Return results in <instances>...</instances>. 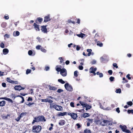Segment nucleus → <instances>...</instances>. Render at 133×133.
I'll list each match as a JSON object with an SVG mask.
<instances>
[{
    "instance_id": "obj_1",
    "label": "nucleus",
    "mask_w": 133,
    "mask_h": 133,
    "mask_svg": "<svg viewBox=\"0 0 133 133\" xmlns=\"http://www.w3.org/2000/svg\"><path fill=\"white\" fill-rule=\"evenodd\" d=\"M34 119L33 120L32 123V124H34L35 122H38L43 121L45 122L46 121L43 115L34 117Z\"/></svg>"
},
{
    "instance_id": "obj_2",
    "label": "nucleus",
    "mask_w": 133,
    "mask_h": 133,
    "mask_svg": "<svg viewBox=\"0 0 133 133\" xmlns=\"http://www.w3.org/2000/svg\"><path fill=\"white\" fill-rule=\"evenodd\" d=\"M42 129V127L41 126L34 125L32 128V131L34 133H38L40 132Z\"/></svg>"
},
{
    "instance_id": "obj_3",
    "label": "nucleus",
    "mask_w": 133,
    "mask_h": 133,
    "mask_svg": "<svg viewBox=\"0 0 133 133\" xmlns=\"http://www.w3.org/2000/svg\"><path fill=\"white\" fill-rule=\"evenodd\" d=\"M64 87L66 89L69 91H73V88L71 85L69 84L68 83H66L64 85Z\"/></svg>"
},
{
    "instance_id": "obj_4",
    "label": "nucleus",
    "mask_w": 133,
    "mask_h": 133,
    "mask_svg": "<svg viewBox=\"0 0 133 133\" xmlns=\"http://www.w3.org/2000/svg\"><path fill=\"white\" fill-rule=\"evenodd\" d=\"M60 74L63 76H66L67 75V72L65 68L62 69V70L61 71Z\"/></svg>"
},
{
    "instance_id": "obj_5",
    "label": "nucleus",
    "mask_w": 133,
    "mask_h": 133,
    "mask_svg": "<svg viewBox=\"0 0 133 133\" xmlns=\"http://www.w3.org/2000/svg\"><path fill=\"white\" fill-rule=\"evenodd\" d=\"M47 25H43L41 26V30L44 33H47L48 32L47 29L46 28Z\"/></svg>"
},
{
    "instance_id": "obj_6",
    "label": "nucleus",
    "mask_w": 133,
    "mask_h": 133,
    "mask_svg": "<svg viewBox=\"0 0 133 133\" xmlns=\"http://www.w3.org/2000/svg\"><path fill=\"white\" fill-rule=\"evenodd\" d=\"M57 111H61L62 110V107L61 106L57 105H53L52 106Z\"/></svg>"
},
{
    "instance_id": "obj_7",
    "label": "nucleus",
    "mask_w": 133,
    "mask_h": 133,
    "mask_svg": "<svg viewBox=\"0 0 133 133\" xmlns=\"http://www.w3.org/2000/svg\"><path fill=\"white\" fill-rule=\"evenodd\" d=\"M14 89L15 90L20 91L22 90H24L25 88L21 87L20 85H18L15 86L14 87Z\"/></svg>"
},
{
    "instance_id": "obj_8",
    "label": "nucleus",
    "mask_w": 133,
    "mask_h": 133,
    "mask_svg": "<svg viewBox=\"0 0 133 133\" xmlns=\"http://www.w3.org/2000/svg\"><path fill=\"white\" fill-rule=\"evenodd\" d=\"M44 22L45 23L51 20L49 15H48L46 16H45L44 18Z\"/></svg>"
},
{
    "instance_id": "obj_9",
    "label": "nucleus",
    "mask_w": 133,
    "mask_h": 133,
    "mask_svg": "<svg viewBox=\"0 0 133 133\" xmlns=\"http://www.w3.org/2000/svg\"><path fill=\"white\" fill-rule=\"evenodd\" d=\"M33 26L36 31H40L39 25L37 24L36 23H35L34 24Z\"/></svg>"
},
{
    "instance_id": "obj_10",
    "label": "nucleus",
    "mask_w": 133,
    "mask_h": 133,
    "mask_svg": "<svg viewBox=\"0 0 133 133\" xmlns=\"http://www.w3.org/2000/svg\"><path fill=\"white\" fill-rule=\"evenodd\" d=\"M71 117L74 120L76 119L77 117V114L72 112V115Z\"/></svg>"
},
{
    "instance_id": "obj_11",
    "label": "nucleus",
    "mask_w": 133,
    "mask_h": 133,
    "mask_svg": "<svg viewBox=\"0 0 133 133\" xmlns=\"http://www.w3.org/2000/svg\"><path fill=\"white\" fill-rule=\"evenodd\" d=\"M119 126V127L121 129L122 131L123 132H124L127 128V127L125 125H120Z\"/></svg>"
},
{
    "instance_id": "obj_12",
    "label": "nucleus",
    "mask_w": 133,
    "mask_h": 133,
    "mask_svg": "<svg viewBox=\"0 0 133 133\" xmlns=\"http://www.w3.org/2000/svg\"><path fill=\"white\" fill-rule=\"evenodd\" d=\"M65 123V122L64 120H61L59 121L58 123L60 125H63Z\"/></svg>"
},
{
    "instance_id": "obj_13",
    "label": "nucleus",
    "mask_w": 133,
    "mask_h": 133,
    "mask_svg": "<svg viewBox=\"0 0 133 133\" xmlns=\"http://www.w3.org/2000/svg\"><path fill=\"white\" fill-rule=\"evenodd\" d=\"M9 51L7 48H5L3 49V54L4 55H6L9 52Z\"/></svg>"
},
{
    "instance_id": "obj_14",
    "label": "nucleus",
    "mask_w": 133,
    "mask_h": 133,
    "mask_svg": "<svg viewBox=\"0 0 133 133\" xmlns=\"http://www.w3.org/2000/svg\"><path fill=\"white\" fill-rule=\"evenodd\" d=\"M97 41V39H96L95 41V42H96L97 45L101 47H102L103 46V43L100 41Z\"/></svg>"
},
{
    "instance_id": "obj_15",
    "label": "nucleus",
    "mask_w": 133,
    "mask_h": 133,
    "mask_svg": "<svg viewBox=\"0 0 133 133\" xmlns=\"http://www.w3.org/2000/svg\"><path fill=\"white\" fill-rule=\"evenodd\" d=\"M6 103L5 101H2L0 102V107H3L4 106Z\"/></svg>"
},
{
    "instance_id": "obj_16",
    "label": "nucleus",
    "mask_w": 133,
    "mask_h": 133,
    "mask_svg": "<svg viewBox=\"0 0 133 133\" xmlns=\"http://www.w3.org/2000/svg\"><path fill=\"white\" fill-rule=\"evenodd\" d=\"M48 87L50 90H55L57 89V88L54 87L52 86L51 85H49Z\"/></svg>"
},
{
    "instance_id": "obj_17",
    "label": "nucleus",
    "mask_w": 133,
    "mask_h": 133,
    "mask_svg": "<svg viewBox=\"0 0 133 133\" xmlns=\"http://www.w3.org/2000/svg\"><path fill=\"white\" fill-rule=\"evenodd\" d=\"M37 20L38 22H39V23H41L42 22V21L43 20V19L42 18H41L40 17L37 18V20H36V21H35L36 23H37Z\"/></svg>"
},
{
    "instance_id": "obj_18",
    "label": "nucleus",
    "mask_w": 133,
    "mask_h": 133,
    "mask_svg": "<svg viewBox=\"0 0 133 133\" xmlns=\"http://www.w3.org/2000/svg\"><path fill=\"white\" fill-rule=\"evenodd\" d=\"M67 113L66 112H64L63 113L60 112L58 114V115L59 116H63L66 115L67 114Z\"/></svg>"
},
{
    "instance_id": "obj_19",
    "label": "nucleus",
    "mask_w": 133,
    "mask_h": 133,
    "mask_svg": "<svg viewBox=\"0 0 133 133\" xmlns=\"http://www.w3.org/2000/svg\"><path fill=\"white\" fill-rule=\"evenodd\" d=\"M20 34V33L18 31H16V32H14L13 33V35L14 36H18Z\"/></svg>"
},
{
    "instance_id": "obj_20",
    "label": "nucleus",
    "mask_w": 133,
    "mask_h": 133,
    "mask_svg": "<svg viewBox=\"0 0 133 133\" xmlns=\"http://www.w3.org/2000/svg\"><path fill=\"white\" fill-rule=\"evenodd\" d=\"M28 54L29 55L34 56L35 55V53H33L31 50H29L28 51Z\"/></svg>"
},
{
    "instance_id": "obj_21",
    "label": "nucleus",
    "mask_w": 133,
    "mask_h": 133,
    "mask_svg": "<svg viewBox=\"0 0 133 133\" xmlns=\"http://www.w3.org/2000/svg\"><path fill=\"white\" fill-rule=\"evenodd\" d=\"M85 35V34H83L82 32H81L80 34L76 35L78 37H81V38H83L84 37V35Z\"/></svg>"
},
{
    "instance_id": "obj_22",
    "label": "nucleus",
    "mask_w": 133,
    "mask_h": 133,
    "mask_svg": "<svg viewBox=\"0 0 133 133\" xmlns=\"http://www.w3.org/2000/svg\"><path fill=\"white\" fill-rule=\"evenodd\" d=\"M89 116L90 115H89V114L87 113L83 114L82 116L84 118L89 117Z\"/></svg>"
},
{
    "instance_id": "obj_23",
    "label": "nucleus",
    "mask_w": 133,
    "mask_h": 133,
    "mask_svg": "<svg viewBox=\"0 0 133 133\" xmlns=\"http://www.w3.org/2000/svg\"><path fill=\"white\" fill-rule=\"evenodd\" d=\"M85 107L86 108L85 109L86 110H87L88 109H90V108H91V106L89 105L88 104H86Z\"/></svg>"
},
{
    "instance_id": "obj_24",
    "label": "nucleus",
    "mask_w": 133,
    "mask_h": 133,
    "mask_svg": "<svg viewBox=\"0 0 133 133\" xmlns=\"http://www.w3.org/2000/svg\"><path fill=\"white\" fill-rule=\"evenodd\" d=\"M79 102L81 105L83 106V107H85L86 104H87L86 103H84V102L81 101H80Z\"/></svg>"
},
{
    "instance_id": "obj_25",
    "label": "nucleus",
    "mask_w": 133,
    "mask_h": 133,
    "mask_svg": "<svg viewBox=\"0 0 133 133\" xmlns=\"http://www.w3.org/2000/svg\"><path fill=\"white\" fill-rule=\"evenodd\" d=\"M87 51L89 53L88 54V56H90L91 54V52L92 51V50L91 49H87Z\"/></svg>"
},
{
    "instance_id": "obj_26",
    "label": "nucleus",
    "mask_w": 133,
    "mask_h": 133,
    "mask_svg": "<svg viewBox=\"0 0 133 133\" xmlns=\"http://www.w3.org/2000/svg\"><path fill=\"white\" fill-rule=\"evenodd\" d=\"M91 132L90 130H88L87 129H85L84 131V133H91Z\"/></svg>"
},
{
    "instance_id": "obj_27",
    "label": "nucleus",
    "mask_w": 133,
    "mask_h": 133,
    "mask_svg": "<svg viewBox=\"0 0 133 133\" xmlns=\"http://www.w3.org/2000/svg\"><path fill=\"white\" fill-rule=\"evenodd\" d=\"M58 81L62 84L65 83V81H63L62 79H59L58 80Z\"/></svg>"
},
{
    "instance_id": "obj_28",
    "label": "nucleus",
    "mask_w": 133,
    "mask_h": 133,
    "mask_svg": "<svg viewBox=\"0 0 133 133\" xmlns=\"http://www.w3.org/2000/svg\"><path fill=\"white\" fill-rule=\"evenodd\" d=\"M90 71H93L95 72L97 70V68H94V67H92L90 68Z\"/></svg>"
},
{
    "instance_id": "obj_29",
    "label": "nucleus",
    "mask_w": 133,
    "mask_h": 133,
    "mask_svg": "<svg viewBox=\"0 0 133 133\" xmlns=\"http://www.w3.org/2000/svg\"><path fill=\"white\" fill-rule=\"evenodd\" d=\"M5 100L9 101L11 103H13V101L10 98L6 97Z\"/></svg>"
},
{
    "instance_id": "obj_30",
    "label": "nucleus",
    "mask_w": 133,
    "mask_h": 133,
    "mask_svg": "<svg viewBox=\"0 0 133 133\" xmlns=\"http://www.w3.org/2000/svg\"><path fill=\"white\" fill-rule=\"evenodd\" d=\"M123 80H124V81H123L122 82V83H127L128 82V80H127V79H125V78L123 77Z\"/></svg>"
},
{
    "instance_id": "obj_31",
    "label": "nucleus",
    "mask_w": 133,
    "mask_h": 133,
    "mask_svg": "<svg viewBox=\"0 0 133 133\" xmlns=\"http://www.w3.org/2000/svg\"><path fill=\"white\" fill-rule=\"evenodd\" d=\"M6 23L3 22L1 24V26L3 28H5L6 26Z\"/></svg>"
},
{
    "instance_id": "obj_32",
    "label": "nucleus",
    "mask_w": 133,
    "mask_h": 133,
    "mask_svg": "<svg viewBox=\"0 0 133 133\" xmlns=\"http://www.w3.org/2000/svg\"><path fill=\"white\" fill-rule=\"evenodd\" d=\"M41 50L42 51L44 52H46V50L43 47L41 48Z\"/></svg>"
},
{
    "instance_id": "obj_33",
    "label": "nucleus",
    "mask_w": 133,
    "mask_h": 133,
    "mask_svg": "<svg viewBox=\"0 0 133 133\" xmlns=\"http://www.w3.org/2000/svg\"><path fill=\"white\" fill-rule=\"evenodd\" d=\"M127 104L129 106H131L133 104V103L132 102L130 101H129L128 102H127Z\"/></svg>"
},
{
    "instance_id": "obj_34",
    "label": "nucleus",
    "mask_w": 133,
    "mask_h": 133,
    "mask_svg": "<svg viewBox=\"0 0 133 133\" xmlns=\"http://www.w3.org/2000/svg\"><path fill=\"white\" fill-rule=\"evenodd\" d=\"M48 98H46L45 99H41V102H48Z\"/></svg>"
},
{
    "instance_id": "obj_35",
    "label": "nucleus",
    "mask_w": 133,
    "mask_h": 133,
    "mask_svg": "<svg viewBox=\"0 0 133 133\" xmlns=\"http://www.w3.org/2000/svg\"><path fill=\"white\" fill-rule=\"evenodd\" d=\"M121 90L120 89H117L116 90V92L117 93H120L121 92Z\"/></svg>"
},
{
    "instance_id": "obj_36",
    "label": "nucleus",
    "mask_w": 133,
    "mask_h": 133,
    "mask_svg": "<svg viewBox=\"0 0 133 133\" xmlns=\"http://www.w3.org/2000/svg\"><path fill=\"white\" fill-rule=\"evenodd\" d=\"M77 73L78 71H76L74 72V76L76 77H77L78 76Z\"/></svg>"
},
{
    "instance_id": "obj_37",
    "label": "nucleus",
    "mask_w": 133,
    "mask_h": 133,
    "mask_svg": "<svg viewBox=\"0 0 133 133\" xmlns=\"http://www.w3.org/2000/svg\"><path fill=\"white\" fill-rule=\"evenodd\" d=\"M87 120L88 121V122L92 123L93 122V119H92L88 118Z\"/></svg>"
},
{
    "instance_id": "obj_38",
    "label": "nucleus",
    "mask_w": 133,
    "mask_h": 133,
    "mask_svg": "<svg viewBox=\"0 0 133 133\" xmlns=\"http://www.w3.org/2000/svg\"><path fill=\"white\" fill-rule=\"evenodd\" d=\"M31 70L30 69H28L26 70V74H29L31 72Z\"/></svg>"
},
{
    "instance_id": "obj_39",
    "label": "nucleus",
    "mask_w": 133,
    "mask_h": 133,
    "mask_svg": "<svg viewBox=\"0 0 133 133\" xmlns=\"http://www.w3.org/2000/svg\"><path fill=\"white\" fill-rule=\"evenodd\" d=\"M128 113L129 114L131 113L132 114L133 113V110H128L127 111Z\"/></svg>"
},
{
    "instance_id": "obj_40",
    "label": "nucleus",
    "mask_w": 133,
    "mask_h": 133,
    "mask_svg": "<svg viewBox=\"0 0 133 133\" xmlns=\"http://www.w3.org/2000/svg\"><path fill=\"white\" fill-rule=\"evenodd\" d=\"M41 46L40 45H38L36 47V48L37 49L39 50L41 49Z\"/></svg>"
},
{
    "instance_id": "obj_41",
    "label": "nucleus",
    "mask_w": 133,
    "mask_h": 133,
    "mask_svg": "<svg viewBox=\"0 0 133 133\" xmlns=\"http://www.w3.org/2000/svg\"><path fill=\"white\" fill-rule=\"evenodd\" d=\"M62 70V69L60 68H57L56 69V70L58 72H61V71Z\"/></svg>"
},
{
    "instance_id": "obj_42",
    "label": "nucleus",
    "mask_w": 133,
    "mask_h": 133,
    "mask_svg": "<svg viewBox=\"0 0 133 133\" xmlns=\"http://www.w3.org/2000/svg\"><path fill=\"white\" fill-rule=\"evenodd\" d=\"M10 115L9 114H8L6 116H4L3 117L4 119H7L8 118V117H10Z\"/></svg>"
},
{
    "instance_id": "obj_43",
    "label": "nucleus",
    "mask_w": 133,
    "mask_h": 133,
    "mask_svg": "<svg viewBox=\"0 0 133 133\" xmlns=\"http://www.w3.org/2000/svg\"><path fill=\"white\" fill-rule=\"evenodd\" d=\"M114 79V77H113L111 76L109 78V79L111 82L113 81Z\"/></svg>"
},
{
    "instance_id": "obj_44",
    "label": "nucleus",
    "mask_w": 133,
    "mask_h": 133,
    "mask_svg": "<svg viewBox=\"0 0 133 133\" xmlns=\"http://www.w3.org/2000/svg\"><path fill=\"white\" fill-rule=\"evenodd\" d=\"M0 46L2 48H4V44L3 42H2L1 43Z\"/></svg>"
},
{
    "instance_id": "obj_45",
    "label": "nucleus",
    "mask_w": 133,
    "mask_h": 133,
    "mask_svg": "<svg viewBox=\"0 0 133 133\" xmlns=\"http://www.w3.org/2000/svg\"><path fill=\"white\" fill-rule=\"evenodd\" d=\"M70 106L72 107H75V106L74 105V103L73 102H71L70 103Z\"/></svg>"
},
{
    "instance_id": "obj_46",
    "label": "nucleus",
    "mask_w": 133,
    "mask_h": 133,
    "mask_svg": "<svg viewBox=\"0 0 133 133\" xmlns=\"http://www.w3.org/2000/svg\"><path fill=\"white\" fill-rule=\"evenodd\" d=\"M37 39H38V41L39 42H41L42 41V39L40 37H37Z\"/></svg>"
},
{
    "instance_id": "obj_47",
    "label": "nucleus",
    "mask_w": 133,
    "mask_h": 133,
    "mask_svg": "<svg viewBox=\"0 0 133 133\" xmlns=\"http://www.w3.org/2000/svg\"><path fill=\"white\" fill-rule=\"evenodd\" d=\"M59 59L60 60V62L61 63H62L64 61L62 58V57H59Z\"/></svg>"
},
{
    "instance_id": "obj_48",
    "label": "nucleus",
    "mask_w": 133,
    "mask_h": 133,
    "mask_svg": "<svg viewBox=\"0 0 133 133\" xmlns=\"http://www.w3.org/2000/svg\"><path fill=\"white\" fill-rule=\"evenodd\" d=\"M113 65L114 67H115L116 68H118V66L117 65L116 63H114L113 64Z\"/></svg>"
},
{
    "instance_id": "obj_49",
    "label": "nucleus",
    "mask_w": 133,
    "mask_h": 133,
    "mask_svg": "<svg viewBox=\"0 0 133 133\" xmlns=\"http://www.w3.org/2000/svg\"><path fill=\"white\" fill-rule=\"evenodd\" d=\"M4 18L6 19H9L8 15H5L4 17Z\"/></svg>"
},
{
    "instance_id": "obj_50",
    "label": "nucleus",
    "mask_w": 133,
    "mask_h": 133,
    "mask_svg": "<svg viewBox=\"0 0 133 133\" xmlns=\"http://www.w3.org/2000/svg\"><path fill=\"white\" fill-rule=\"evenodd\" d=\"M2 86L3 87H5L6 86V83L4 82H3L2 83Z\"/></svg>"
},
{
    "instance_id": "obj_51",
    "label": "nucleus",
    "mask_w": 133,
    "mask_h": 133,
    "mask_svg": "<svg viewBox=\"0 0 133 133\" xmlns=\"http://www.w3.org/2000/svg\"><path fill=\"white\" fill-rule=\"evenodd\" d=\"M103 122L105 124L107 123H108L109 122V121L107 120H105V119H103Z\"/></svg>"
},
{
    "instance_id": "obj_52",
    "label": "nucleus",
    "mask_w": 133,
    "mask_h": 133,
    "mask_svg": "<svg viewBox=\"0 0 133 133\" xmlns=\"http://www.w3.org/2000/svg\"><path fill=\"white\" fill-rule=\"evenodd\" d=\"M130 74H128L126 76V77L128 78V79H131V78L130 77Z\"/></svg>"
},
{
    "instance_id": "obj_53",
    "label": "nucleus",
    "mask_w": 133,
    "mask_h": 133,
    "mask_svg": "<svg viewBox=\"0 0 133 133\" xmlns=\"http://www.w3.org/2000/svg\"><path fill=\"white\" fill-rule=\"evenodd\" d=\"M76 125L77 127V128L79 129L81 127V125L79 123H77Z\"/></svg>"
},
{
    "instance_id": "obj_54",
    "label": "nucleus",
    "mask_w": 133,
    "mask_h": 133,
    "mask_svg": "<svg viewBox=\"0 0 133 133\" xmlns=\"http://www.w3.org/2000/svg\"><path fill=\"white\" fill-rule=\"evenodd\" d=\"M78 68L80 70H82L83 69V67L82 66H78Z\"/></svg>"
},
{
    "instance_id": "obj_55",
    "label": "nucleus",
    "mask_w": 133,
    "mask_h": 133,
    "mask_svg": "<svg viewBox=\"0 0 133 133\" xmlns=\"http://www.w3.org/2000/svg\"><path fill=\"white\" fill-rule=\"evenodd\" d=\"M108 73L110 75H111L112 73V71L111 70H109L108 71Z\"/></svg>"
},
{
    "instance_id": "obj_56",
    "label": "nucleus",
    "mask_w": 133,
    "mask_h": 133,
    "mask_svg": "<svg viewBox=\"0 0 133 133\" xmlns=\"http://www.w3.org/2000/svg\"><path fill=\"white\" fill-rule=\"evenodd\" d=\"M116 111L118 113H119L120 112V111L119 110V108H117L116 109Z\"/></svg>"
},
{
    "instance_id": "obj_57",
    "label": "nucleus",
    "mask_w": 133,
    "mask_h": 133,
    "mask_svg": "<svg viewBox=\"0 0 133 133\" xmlns=\"http://www.w3.org/2000/svg\"><path fill=\"white\" fill-rule=\"evenodd\" d=\"M63 91V90L61 89H58L57 91V92L59 93H61Z\"/></svg>"
},
{
    "instance_id": "obj_58",
    "label": "nucleus",
    "mask_w": 133,
    "mask_h": 133,
    "mask_svg": "<svg viewBox=\"0 0 133 133\" xmlns=\"http://www.w3.org/2000/svg\"><path fill=\"white\" fill-rule=\"evenodd\" d=\"M34 104H35V103H29L28 104H27L26 105H28L29 107H31V105Z\"/></svg>"
},
{
    "instance_id": "obj_59",
    "label": "nucleus",
    "mask_w": 133,
    "mask_h": 133,
    "mask_svg": "<svg viewBox=\"0 0 133 133\" xmlns=\"http://www.w3.org/2000/svg\"><path fill=\"white\" fill-rule=\"evenodd\" d=\"M80 47L79 46L77 45L76 46V49L77 50H80Z\"/></svg>"
},
{
    "instance_id": "obj_60",
    "label": "nucleus",
    "mask_w": 133,
    "mask_h": 133,
    "mask_svg": "<svg viewBox=\"0 0 133 133\" xmlns=\"http://www.w3.org/2000/svg\"><path fill=\"white\" fill-rule=\"evenodd\" d=\"M32 97H28V98L27 99V101H32Z\"/></svg>"
},
{
    "instance_id": "obj_61",
    "label": "nucleus",
    "mask_w": 133,
    "mask_h": 133,
    "mask_svg": "<svg viewBox=\"0 0 133 133\" xmlns=\"http://www.w3.org/2000/svg\"><path fill=\"white\" fill-rule=\"evenodd\" d=\"M49 69H50V68H49V66H46L45 67V70L47 71H48V70H49Z\"/></svg>"
},
{
    "instance_id": "obj_62",
    "label": "nucleus",
    "mask_w": 133,
    "mask_h": 133,
    "mask_svg": "<svg viewBox=\"0 0 133 133\" xmlns=\"http://www.w3.org/2000/svg\"><path fill=\"white\" fill-rule=\"evenodd\" d=\"M124 132H125L127 133H131L130 131L129 130L127 129H126L125 131Z\"/></svg>"
},
{
    "instance_id": "obj_63",
    "label": "nucleus",
    "mask_w": 133,
    "mask_h": 133,
    "mask_svg": "<svg viewBox=\"0 0 133 133\" xmlns=\"http://www.w3.org/2000/svg\"><path fill=\"white\" fill-rule=\"evenodd\" d=\"M11 80V79L9 78L8 77L6 78V81L10 83Z\"/></svg>"
},
{
    "instance_id": "obj_64",
    "label": "nucleus",
    "mask_w": 133,
    "mask_h": 133,
    "mask_svg": "<svg viewBox=\"0 0 133 133\" xmlns=\"http://www.w3.org/2000/svg\"><path fill=\"white\" fill-rule=\"evenodd\" d=\"M9 35L7 34H5L4 36V37L7 38H8L9 37Z\"/></svg>"
}]
</instances>
